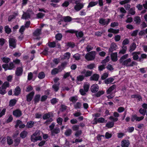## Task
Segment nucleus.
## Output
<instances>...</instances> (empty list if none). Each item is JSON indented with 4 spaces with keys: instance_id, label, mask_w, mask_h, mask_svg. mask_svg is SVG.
<instances>
[{
    "instance_id": "nucleus-1",
    "label": "nucleus",
    "mask_w": 147,
    "mask_h": 147,
    "mask_svg": "<svg viewBox=\"0 0 147 147\" xmlns=\"http://www.w3.org/2000/svg\"><path fill=\"white\" fill-rule=\"evenodd\" d=\"M96 52L91 51L87 53L85 56V58L88 61L93 60L95 58Z\"/></svg>"
},
{
    "instance_id": "nucleus-2",
    "label": "nucleus",
    "mask_w": 147,
    "mask_h": 147,
    "mask_svg": "<svg viewBox=\"0 0 147 147\" xmlns=\"http://www.w3.org/2000/svg\"><path fill=\"white\" fill-rule=\"evenodd\" d=\"M16 40L14 38H10L9 40V46L11 49L15 48L16 47Z\"/></svg>"
},
{
    "instance_id": "nucleus-3",
    "label": "nucleus",
    "mask_w": 147,
    "mask_h": 147,
    "mask_svg": "<svg viewBox=\"0 0 147 147\" xmlns=\"http://www.w3.org/2000/svg\"><path fill=\"white\" fill-rule=\"evenodd\" d=\"M51 115L49 113H46L42 116V118L44 120L47 119L44 123V124H47L48 122H51L53 121L52 118L50 117Z\"/></svg>"
},
{
    "instance_id": "nucleus-4",
    "label": "nucleus",
    "mask_w": 147,
    "mask_h": 147,
    "mask_svg": "<svg viewBox=\"0 0 147 147\" xmlns=\"http://www.w3.org/2000/svg\"><path fill=\"white\" fill-rule=\"evenodd\" d=\"M110 22V19H107L103 18H100L99 19V22L102 26L108 25Z\"/></svg>"
},
{
    "instance_id": "nucleus-5",
    "label": "nucleus",
    "mask_w": 147,
    "mask_h": 147,
    "mask_svg": "<svg viewBox=\"0 0 147 147\" xmlns=\"http://www.w3.org/2000/svg\"><path fill=\"white\" fill-rule=\"evenodd\" d=\"M118 46L114 42H112L109 49V53H112L113 51L116 50Z\"/></svg>"
},
{
    "instance_id": "nucleus-6",
    "label": "nucleus",
    "mask_w": 147,
    "mask_h": 147,
    "mask_svg": "<svg viewBox=\"0 0 147 147\" xmlns=\"http://www.w3.org/2000/svg\"><path fill=\"white\" fill-rule=\"evenodd\" d=\"M99 89V87L98 85L95 84L92 85L90 88L91 92L93 93H96L97 92Z\"/></svg>"
},
{
    "instance_id": "nucleus-7",
    "label": "nucleus",
    "mask_w": 147,
    "mask_h": 147,
    "mask_svg": "<svg viewBox=\"0 0 147 147\" xmlns=\"http://www.w3.org/2000/svg\"><path fill=\"white\" fill-rule=\"evenodd\" d=\"M23 71L22 67H17L15 71V75L17 76H21L22 74Z\"/></svg>"
},
{
    "instance_id": "nucleus-8",
    "label": "nucleus",
    "mask_w": 147,
    "mask_h": 147,
    "mask_svg": "<svg viewBox=\"0 0 147 147\" xmlns=\"http://www.w3.org/2000/svg\"><path fill=\"white\" fill-rule=\"evenodd\" d=\"M92 71L89 70L86 71L84 69L81 72V74H84L85 77L87 78L91 76L92 74Z\"/></svg>"
},
{
    "instance_id": "nucleus-9",
    "label": "nucleus",
    "mask_w": 147,
    "mask_h": 147,
    "mask_svg": "<svg viewBox=\"0 0 147 147\" xmlns=\"http://www.w3.org/2000/svg\"><path fill=\"white\" fill-rule=\"evenodd\" d=\"M13 115L16 117H19L22 115V111L19 109H16L13 111Z\"/></svg>"
},
{
    "instance_id": "nucleus-10",
    "label": "nucleus",
    "mask_w": 147,
    "mask_h": 147,
    "mask_svg": "<svg viewBox=\"0 0 147 147\" xmlns=\"http://www.w3.org/2000/svg\"><path fill=\"white\" fill-rule=\"evenodd\" d=\"M34 94V92L32 91L26 96V100L28 102H30L32 100Z\"/></svg>"
},
{
    "instance_id": "nucleus-11",
    "label": "nucleus",
    "mask_w": 147,
    "mask_h": 147,
    "mask_svg": "<svg viewBox=\"0 0 147 147\" xmlns=\"http://www.w3.org/2000/svg\"><path fill=\"white\" fill-rule=\"evenodd\" d=\"M129 144V142L128 140H124L121 141V145L122 147H128Z\"/></svg>"
},
{
    "instance_id": "nucleus-12",
    "label": "nucleus",
    "mask_w": 147,
    "mask_h": 147,
    "mask_svg": "<svg viewBox=\"0 0 147 147\" xmlns=\"http://www.w3.org/2000/svg\"><path fill=\"white\" fill-rule=\"evenodd\" d=\"M42 28L36 29L33 33V36H38L41 34Z\"/></svg>"
},
{
    "instance_id": "nucleus-13",
    "label": "nucleus",
    "mask_w": 147,
    "mask_h": 147,
    "mask_svg": "<svg viewBox=\"0 0 147 147\" xmlns=\"http://www.w3.org/2000/svg\"><path fill=\"white\" fill-rule=\"evenodd\" d=\"M84 6L82 3H79V4L76 5L74 7V9L77 11H79L82 9Z\"/></svg>"
},
{
    "instance_id": "nucleus-14",
    "label": "nucleus",
    "mask_w": 147,
    "mask_h": 147,
    "mask_svg": "<svg viewBox=\"0 0 147 147\" xmlns=\"http://www.w3.org/2000/svg\"><path fill=\"white\" fill-rule=\"evenodd\" d=\"M117 53L115 52L111 54V59L113 62H116L117 60Z\"/></svg>"
},
{
    "instance_id": "nucleus-15",
    "label": "nucleus",
    "mask_w": 147,
    "mask_h": 147,
    "mask_svg": "<svg viewBox=\"0 0 147 147\" xmlns=\"http://www.w3.org/2000/svg\"><path fill=\"white\" fill-rule=\"evenodd\" d=\"M99 76V75L96 74H94L92 76H91L90 78V80L91 81H98Z\"/></svg>"
},
{
    "instance_id": "nucleus-16",
    "label": "nucleus",
    "mask_w": 147,
    "mask_h": 147,
    "mask_svg": "<svg viewBox=\"0 0 147 147\" xmlns=\"http://www.w3.org/2000/svg\"><path fill=\"white\" fill-rule=\"evenodd\" d=\"M131 59L130 58H128L126 60H124L121 63L122 65H125L126 67H129V63L131 62Z\"/></svg>"
},
{
    "instance_id": "nucleus-17",
    "label": "nucleus",
    "mask_w": 147,
    "mask_h": 147,
    "mask_svg": "<svg viewBox=\"0 0 147 147\" xmlns=\"http://www.w3.org/2000/svg\"><path fill=\"white\" fill-rule=\"evenodd\" d=\"M42 138L41 136H39L37 137H31V140L32 142H35L38 140H41Z\"/></svg>"
},
{
    "instance_id": "nucleus-18",
    "label": "nucleus",
    "mask_w": 147,
    "mask_h": 147,
    "mask_svg": "<svg viewBox=\"0 0 147 147\" xmlns=\"http://www.w3.org/2000/svg\"><path fill=\"white\" fill-rule=\"evenodd\" d=\"M60 132V129L59 127H55L51 131L52 136H55V134H58Z\"/></svg>"
},
{
    "instance_id": "nucleus-19",
    "label": "nucleus",
    "mask_w": 147,
    "mask_h": 147,
    "mask_svg": "<svg viewBox=\"0 0 147 147\" xmlns=\"http://www.w3.org/2000/svg\"><path fill=\"white\" fill-rule=\"evenodd\" d=\"M21 92V88L19 86H17L15 89L14 95L16 96H18Z\"/></svg>"
},
{
    "instance_id": "nucleus-20",
    "label": "nucleus",
    "mask_w": 147,
    "mask_h": 147,
    "mask_svg": "<svg viewBox=\"0 0 147 147\" xmlns=\"http://www.w3.org/2000/svg\"><path fill=\"white\" fill-rule=\"evenodd\" d=\"M78 99V96L76 95L71 97L69 98V100L73 104L75 103Z\"/></svg>"
},
{
    "instance_id": "nucleus-21",
    "label": "nucleus",
    "mask_w": 147,
    "mask_h": 147,
    "mask_svg": "<svg viewBox=\"0 0 147 147\" xmlns=\"http://www.w3.org/2000/svg\"><path fill=\"white\" fill-rule=\"evenodd\" d=\"M34 123L33 121H28L26 125V127L28 128H31L34 125Z\"/></svg>"
},
{
    "instance_id": "nucleus-22",
    "label": "nucleus",
    "mask_w": 147,
    "mask_h": 147,
    "mask_svg": "<svg viewBox=\"0 0 147 147\" xmlns=\"http://www.w3.org/2000/svg\"><path fill=\"white\" fill-rule=\"evenodd\" d=\"M40 97V94H36L35 95L33 100L34 103L36 104L39 102Z\"/></svg>"
},
{
    "instance_id": "nucleus-23",
    "label": "nucleus",
    "mask_w": 147,
    "mask_h": 147,
    "mask_svg": "<svg viewBox=\"0 0 147 147\" xmlns=\"http://www.w3.org/2000/svg\"><path fill=\"white\" fill-rule=\"evenodd\" d=\"M116 88V85L113 84L107 90V94H110L111 92Z\"/></svg>"
},
{
    "instance_id": "nucleus-24",
    "label": "nucleus",
    "mask_w": 147,
    "mask_h": 147,
    "mask_svg": "<svg viewBox=\"0 0 147 147\" xmlns=\"http://www.w3.org/2000/svg\"><path fill=\"white\" fill-rule=\"evenodd\" d=\"M122 49L120 51L119 54H122L123 55L126 53L127 49V48L126 46H122Z\"/></svg>"
},
{
    "instance_id": "nucleus-25",
    "label": "nucleus",
    "mask_w": 147,
    "mask_h": 147,
    "mask_svg": "<svg viewBox=\"0 0 147 147\" xmlns=\"http://www.w3.org/2000/svg\"><path fill=\"white\" fill-rule=\"evenodd\" d=\"M136 48V43L134 42H133L131 45L130 46L129 51L130 52H131L134 51Z\"/></svg>"
},
{
    "instance_id": "nucleus-26",
    "label": "nucleus",
    "mask_w": 147,
    "mask_h": 147,
    "mask_svg": "<svg viewBox=\"0 0 147 147\" xmlns=\"http://www.w3.org/2000/svg\"><path fill=\"white\" fill-rule=\"evenodd\" d=\"M28 133L27 131L24 130L20 134V136L22 138L24 139L27 136Z\"/></svg>"
},
{
    "instance_id": "nucleus-27",
    "label": "nucleus",
    "mask_w": 147,
    "mask_h": 147,
    "mask_svg": "<svg viewBox=\"0 0 147 147\" xmlns=\"http://www.w3.org/2000/svg\"><path fill=\"white\" fill-rule=\"evenodd\" d=\"M30 16L29 13L24 12V13L22 15V18L26 20L28 18H30Z\"/></svg>"
},
{
    "instance_id": "nucleus-28",
    "label": "nucleus",
    "mask_w": 147,
    "mask_h": 147,
    "mask_svg": "<svg viewBox=\"0 0 147 147\" xmlns=\"http://www.w3.org/2000/svg\"><path fill=\"white\" fill-rule=\"evenodd\" d=\"M114 80L112 78L110 77L105 79L104 81L105 83L106 84H108L111 83Z\"/></svg>"
},
{
    "instance_id": "nucleus-29",
    "label": "nucleus",
    "mask_w": 147,
    "mask_h": 147,
    "mask_svg": "<svg viewBox=\"0 0 147 147\" xmlns=\"http://www.w3.org/2000/svg\"><path fill=\"white\" fill-rule=\"evenodd\" d=\"M63 20L65 22H69L72 20V18L69 16H64Z\"/></svg>"
},
{
    "instance_id": "nucleus-30",
    "label": "nucleus",
    "mask_w": 147,
    "mask_h": 147,
    "mask_svg": "<svg viewBox=\"0 0 147 147\" xmlns=\"http://www.w3.org/2000/svg\"><path fill=\"white\" fill-rule=\"evenodd\" d=\"M114 122L112 121H109L106 125V126L108 128H110L113 127Z\"/></svg>"
},
{
    "instance_id": "nucleus-31",
    "label": "nucleus",
    "mask_w": 147,
    "mask_h": 147,
    "mask_svg": "<svg viewBox=\"0 0 147 147\" xmlns=\"http://www.w3.org/2000/svg\"><path fill=\"white\" fill-rule=\"evenodd\" d=\"M98 3V1H91L89 3L88 5L87 6L88 8H89L90 7H93L96 5Z\"/></svg>"
},
{
    "instance_id": "nucleus-32",
    "label": "nucleus",
    "mask_w": 147,
    "mask_h": 147,
    "mask_svg": "<svg viewBox=\"0 0 147 147\" xmlns=\"http://www.w3.org/2000/svg\"><path fill=\"white\" fill-rule=\"evenodd\" d=\"M128 56V54H126L122 56L119 60V61L120 63H121L123 61V60L126 59Z\"/></svg>"
},
{
    "instance_id": "nucleus-33",
    "label": "nucleus",
    "mask_w": 147,
    "mask_h": 147,
    "mask_svg": "<svg viewBox=\"0 0 147 147\" xmlns=\"http://www.w3.org/2000/svg\"><path fill=\"white\" fill-rule=\"evenodd\" d=\"M16 102L17 100L15 99H11L9 101V105L10 107H12L15 105Z\"/></svg>"
},
{
    "instance_id": "nucleus-34",
    "label": "nucleus",
    "mask_w": 147,
    "mask_h": 147,
    "mask_svg": "<svg viewBox=\"0 0 147 147\" xmlns=\"http://www.w3.org/2000/svg\"><path fill=\"white\" fill-rule=\"evenodd\" d=\"M9 82L6 81L4 82L1 86V87L3 89H6L9 86Z\"/></svg>"
},
{
    "instance_id": "nucleus-35",
    "label": "nucleus",
    "mask_w": 147,
    "mask_h": 147,
    "mask_svg": "<svg viewBox=\"0 0 147 147\" xmlns=\"http://www.w3.org/2000/svg\"><path fill=\"white\" fill-rule=\"evenodd\" d=\"M105 91L103 90L99 91L97 93L95 94L94 95L97 97H100L101 95H103L105 93Z\"/></svg>"
},
{
    "instance_id": "nucleus-36",
    "label": "nucleus",
    "mask_w": 147,
    "mask_h": 147,
    "mask_svg": "<svg viewBox=\"0 0 147 147\" xmlns=\"http://www.w3.org/2000/svg\"><path fill=\"white\" fill-rule=\"evenodd\" d=\"M67 107V106L65 105H61L60 106L59 110L61 112H63L66 110Z\"/></svg>"
},
{
    "instance_id": "nucleus-37",
    "label": "nucleus",
    "mask_w": 147,
    "mask_h": 147,
    "mask_svg": "<svg viewBox=\"0 0 147 147\" xmlns=\"http://www.w3.org/2000/svg\"><path fill=\"white\" fill-rule=\"evenodd\" d=\"M72 133V130L70 129L66 130L65 132V134L66 136H70Z\"/></svg>"
},
{
    "instance_id": "nucleus-38",
    "label": "nucleus",
    "mask_w": 147,
    "mask_h": 147,
    "mask_svg": "<svg viewBox=\"0 0 147 147\" xmlns=\"http://www.w3.org/2000/svg\"><path fill=\"white\" fill-rule=\"evenodd\" d=\"M4 29L5 33L7 34H9L11 32V29L8 25L5 26L4 27Z\"/></svg>"
},
{
    "instance_id": "nucleus-39",
    "label": "nucleus",
    "mask_w": 147,
    "mask_h": 147,
    "mask_svg": "<svg viewBox=\"0 0 147 147\" xmlns=\"http://www.w3.org/2000/svg\"><path fill=\"white\" fill-rule=\"evenodd\" d=\"M1 59L3 62L6 64L8 63L10 61V59L9 57H3Z\"/></svg>"
},
{
    "instance_id": "nucleus-40",
    "label": "nucleus",
    "mask_w": 147,
    "mask_h": 147,
    "mask_svg": "<svg viewBox=\"0 0 147 147\" xmlns=\"http://www.w3.org/2000/svg\"><path fill=\"white\" fill-rule=\"evenodd\" d=\"M45 76V75L43 71H41L39 73L38 77L39 79H42L44 78Z\"/></svg>"
},
{
    "instance_id": "nucleus-41",
    "label": "nucleus",
    "mask_w": 147,
    "mask_h": 147,
    "mask_svg": "<svg viewBox=\"0 0 147 147\" xmlns=\"http://www.w3.org/2000/svg\"><path fill=\"white\" fill-rule=\"evenodd\" d=\"M59 72L57 68H55L53 69L51 71V74L52 75H55L57 74Z\"/></svg>"
},
{
    "instance_id": "nucleus-42",
    "label": "nucleus",
    "mask_w": 147,
    "mask_h": 147,
    "mask_svg": "<svg viewBox=\"0 0 147 147\" xmlns=\"http://www.w3.org/2000/svg\"><path fill=\"white\" fill-rule=\"evenodd\" d=\"M81 106L82 104L80 102H78L74 105V108L76 109H80Z\"/></svg>"
},
{
    "instance_id": "nucleus-43",
    "label": "nucleus",
    "mask_w": 147,
    "mask_h": 147,
    "mask_svg": "<svg viewBox=\"0 0 147 147\" xmlns=\"http://www.w3.org/2000/svg\"><path fill=\"white\" fill-rule=\"evenodd\" d=\"M71 54L69 52H66L64 54V59H69L70 58Z\"/></svg>"
},
{
    "instance_id": "nucleus-44",
    "label": "nucleus",
    "mask_w": 147,
    "mask_h": 147,
    "mask_svg": "<svg viewBox=\"0 0 147 147\" xmlns=\"http://www.w3.org/2000/svg\"><path fill=\"white\" fill-rule=\"evenodd\" d=\"M48 46L51 48H54L56 47V43L55 42H49L48 43Z\"/></svg>"
},
{
    "instance_id": "nucleus-45",
    "label": "nucleus",
    "mask_w": 147,
    "mask_h": 147,
    "mask_svg": "<svg viewBox=\"0 0 147 147\" xmlns=\"http://www.w3.org/2000/svg\"><path fill=\"white\" fill-rule=\"evenodd\" d=\"M7 144L9 145H11L13 143V140L9 136L7 137Z\"/></svg>"
},
{
    "instance_id": "nucleus-46",
    "label": "nucleus",
    "mask_w": 147,
    "mask_h": 147,
    "mask_svg": "<svg viewBox=\"0 0 147 147\" xmlns=\"http://www.w3.org/2000/svg\"><path fill=\"white\" fill-rule=\"evenodd\" d=\"M134 21L136 24H138L141 22V19L140 17L137 16L134 18Z\"/></svg>"
},
{
    "instance_id": "nucleus-47",
    "label": "nucleus",
    "mask_w": 147,
    "mask_h": 147,
    "mask_svg": "<svg viewBox=\"0 0 147 147\" xmlns=\"http://www.w3.org/2000/svg\"><path fill=\"white\" fill-rule=\"evenodd\" d=\"M129 13L131 15H135L136 13L135 7H133L130 8L129 11Z\"/></svg>"
},
{
    "instance_id": "nucleus-48",
    "label": "nucleus",
    "mask_w": 147,
    "mask_h": 147,
    "mask_svg": "<svg viewBox=\"0 0 147 147\" xmlns=\"http://www.w3.org/2000/svg\"><path fill=\"white\" fill-rule=\"evenodd\" d=\"M66 32L71 34L74 33L75 34L76 36H77L78 31L76 30H74L71 29L68 30L66 31Z\"/></svg>"
},
{
    "instance_id": "nucleus-49",
    "label": "nucleus",
    "mask_w": 147,
    "mask_h": 147,
    "mask_svg": "<svg viewBox=\"0 0 147 147\" xmlns=\"http://www.w3.org/2000/svg\"><path fill=\"white\" fill-rule=\"evenodd\" d=\"M95 67V65L94 63H92L88 65L87 66V69H93Z\"/></svg>"
},
{
    "instance_id": "nucleus-50",
    "label": "nucleus",
    "mask_w": 147,
    "mask_h": 147,
    "mask_svg": "<svg viewBox=\"0 0 147 147\" xmlns=\"http://www.w3.org/2000/svg\"><path fill=\"white\" fill-rule=\"evenodd\" d=\"M15 66L13 62H11L9 64V70H12L15 67Z\"/></svg>"
},
{
    "instance_id": "nucleus-51",
    "label": "nucleus",
    "mask_w": 147,
    "mask_h": 147,
    "mask_svg": "<svg viewBox=\"0 0 147 147\" xmlns=\"http://www.w3.org/2000/svg\"><path fill=\"white\" fill-rule=\"evenodd\" d=\"M59 84H55L53 85L52 86V88L54 89V91L55 92H57L59 90Z\"/></svg>"
},
{
    "instance_id": "nucleus-52",
    "label": "nucleus",
    "mask_w": 147,
    "mask_h": 147,
    "mask_svg": "<svg viewBox=\"0 0 147 147\" xmlns=\"http://www.w3.org/2000/svg\"><path fill=\"white\" fill-rule=\"evenodd\" d=\"M85 77L83 75H80L77 77V80L80 82L82 81L84 79Z\"/></svg>"
},
{
    "instance_id": "nucleus-53",
    "label": "nucleus",
    "mask_w": 147,
    "mask_h": 147,
    "mask_svg": "<svg viewBox=\"0 0 147 147\" xmlns=\"http://www.w3.org/2000/svg\"><path fill=\"white\" fill-rule=\"evenodd\" d=\"M33 77V74L31 72H29L28 73V80L30 81L31 80Z\"/></svg>"
},
{
    "instance_id": "nucleus-54",
    "label": "nucleus",
    "mask_w": 147,
    "mask_h": 147,
    "mask_svg": "<svg viewBox=\"0 0 147 147\" xmlns=\"http://www.w3.org/2000/svg\"><path fill=\"white\" fill-rule=\"evenodd\" d=\"M20 142V140L19 138H16L14 140L15 144L14 146H16L18 145Z\"/></svg>"
},
{
    "instance_id": "nucleus-55",
    "label": "nucleus",
    "mask_w": 147,
    "mask_h": 147,
    "mask_svg": "<svg viewBox=\"0 0 147 147\" xmlns=\"http://www.w3.org/2000/svg\"><path fill=\"white\" fill-rule=\"evenodd\" d=\"M58 100L56 98H53L50 100L52 105H55L58 102Z\"/></svg>"
},
{
    "instance_id": "nucleus-56",
    "label": "nucleus",
    "mask_w": 147,
    "mask_h": 147,
    "mask_svg": "<svg viewBox=\"0 0 147 147\" xmlns=\"http://www.w3.org/2000/svg\"><path fill=\"white\" fill-rule=\"evenodd\" d=\"M73 57L76 60L78 61L80 59V55L78 53H76L73 55Z\"/></svg>"
},
{
    "instance_id": "nucleus-57",
    "label": "nucleus",
    "mask_w": 147,
    "mask_h": 147,
    "mask_svg": "<svg viewBox=\"0 0 147 147\" xmlns=\"http://www.w3.org/2000/svg\"><path fill=\"white\" fill-rule=\"evenodd\" d=\"M90 86L88 84H84V90L87 92L89 90Z\"/></svg>"
},
{
    "instance_id": "nucleus-58",
    "label": "nucleus",
    "mask_w": 147,
    "mask_h": 147,
    "mask_svg": "<svg viewBox=\"0 0 147 147\" xmlns=\"http://www.w3.org/2000/svg\"><path fill=\"white\" fill-rule=\"evenodd\" d=\"M22 123V122L19 119L17 120L16 121V124L15 125V127L16 128H17L20 125V124H21Z\"/></svg>"
},
{
    "instance_id": "nucleus-59",
    "label": "nucleus",
    "mask_w": 147,
    "mask_h": 147,
    "mask_svg": "<svg viewBox=\"0 0 147 147\" xmlns=\"http://www.w3.org/2000/svg\"><path fill=\"white\" fill-rule=\"evenodd\" d=\"M129 42V40L127 39H125L122 42L123 46H124V45L128 44Z\"/></svg>"
},
{
    "instance_id": "nucleus-60",
    "label": "nucleus",
    "mask_w": 147,
    "mask_h": 147,
    "mask_svg": "<svg viewBox=\"0 0 147 147\" xmlns=\"http://www.w3.org/2000/svg\"><path fill=\"white\" fill-rule=\"evenodd\" d=\"M139 31L138 30H136L133 31L131 34V36H136L138 34Z\"/></svg>"
},
{
    "instance_id": "nucleus-61",
    "label": "nucleus",
    "mask_w": 147,
    "mask_h": 147,
    "mask_svg": "<svg viewBox=\"0 0 147 147\" xmlns=\"http://www.w3.org/2000/svg\"><path fill=\"white\" fill-rule=\"evenodd\" d=\"M45 15L44 14L42 13L39 12L36 14V17L38 18H42Z\"/></svg>"
},
{
    "instance_id": "nucleus-62",
    "label": "nucleus",
    "mask_w": 147,
    "mask_h": 147,
    "mask_svg": "<svg viewBox=\"0 0 147 147\" xmlns=\"http://www.w3.org/2000/svg\"><path fill=\"white\" fill-rule=\"evenodd\" d=\"M139 113L142 115H144L146 114V110L144 109H142V108L140 109L139 110Z\"/></svg>"
},
{
    "instance_id": "nucleus-63",
    "label": "nucleus",
    "mask_w": 147,
    "mask_h": 147,
    "mask_svg": "<svg viewBox=\"0 0 147 147\" xmlns=\"http://www.w3.org/2000/svg\"><path fill=\"white\" fill-rule=\"evenodd\" d=\"M62 37V35L60 34H58L55 36V38L57 40H61Z\"/></svg>"
},
{
    "instance_id": "nucleus-64",
    "label": "nucleus",
    "mask_w": 147,
    "mask_h": 147,
    "mask_svg": "<svg viewBox=\"0 0 147 147\" xmlns=\"http://www.w3.org/2000/svg\"><path fill=\"white\" fill-rule=\"evenodd\" d=\"M48 97V96L46 95L42 96L41 98L40 101L42 102L45 101L47 99Z\"/></svg>"
}]
</instances>
